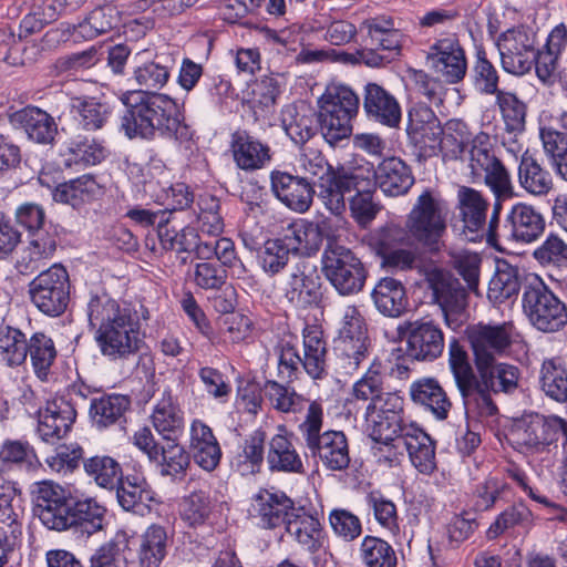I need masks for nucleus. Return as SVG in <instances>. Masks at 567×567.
Instances as JSON below:
<instances>
[{
    "label": "nucleus",
    "instance_id": "14",
    "mask_svg": "<svg viewBox=\"0 0 567 567\" xmlns=\"http://www.w3.org/2000/svg\"><path fill=\"white\" fill-rule=\"evenodd\" d=\"M284 297L296 309L318 307L323 292L317 267L305 260L297 262L286 281Z\"/></svg>",
    "mask_w": 567,
    "mask_h": 567
},
{
    "label": "nucleus",
    "instance_id": "64",
    "mask_svg": "<svg viewBox=\"0 0 567 567\" xmlns=\"http://www.w3.org/2000/svg\"><path fill=\"white\" fill-rule=\"evenodd\" d=\"M213 504L207 493L194 492L183 499L181 516L190 527L204 525L209 518Z\"/></svg>",
    "mask_w": 567,
    "mask_h": 567
},
{
    "label": "nucleus",
    "instance_id": "35",
    "mask_svg": "<svg viewBox=\"0 0 567 567\" xmlns=\"http://www.w3.org/2000/svg\"><path fill=\"white\" fill-rule=\"evenodd\" d=\"M303 338V370L313 380H323L330 374L331 365L327 361V342L322 331L315 327H306Z\"/></svg>",
    "mask_w": 567,
    "mask_h": 567
},
{
    "label": "nucleus",
    "instance_id": "42",
    "mask_svg": "<svg viewBox=\"0 0 567 567\" xmlns=\"http://www.w3.org/2000/svg\"><path fill=\"white\" fill-rule=\"evenodd\" d=\"M174 429L175 427H162V431H159V434L167 441L166 444L161 447V474L169 476L173 480H182L185 477L187 468L190 465V457L184 447L176 443L175 439L171 436L174 433Z\"/></svg>",
    "mask_w": 567,
    "mask_h": 567
},
{
    "label": "nucleus",
    "instance_id": "25",
    "mask_svg": "<svg viewBox=\"0 0 567 567\" xmlns=\"http://www.w3.org/2000/svg\"><path fill=\"white\" fill-rule=\"evenodd\" d=\"M460 216L463 221V233L471 234L468 239L476 241L484 237L489 203L483 194L468 186H460L457 189Z\"/></svg>",
    "mask_w": 567,
    "mask_h": 567
},
{
    "label": "nucleus",
    "instance_id": "62",
    "mask_svg": "<svg viewBox=\"0 0 567 567\" xmlns=\"http://www.w3.org/2000/svg\"><path fill=\"white\" fill-rule=\"evenodd\" d=\"M533 514L524 504H515L502 512L486 530V538L494 540L506 530L516 526L527 527L532 524Z\"/></svg>",
    "mask_w": 567,
    "mask_h": 567
},
{
    "label": "nucleus",
    "instance_id": "63",
    "mask_svg": "<svg viewBox=\"0 0 567 567\" xmlns=\"http://www.w3.org/2000/svg\"><path fill=\"white\" fill-rule=\"evenodd\" d=\"M534 259L543 267L567 266V243L557 234L550 233L533 251Z\"/></svg>",
    "mask_w": 567,
    "mask_h": 567
},
{
    "label": "nucleus",
    "instance_id": "44",
    "mask_svg": "<svg viewBox=\"0 0 567 567\" xmlns=\"http://www.w3.org/2000/svg\"><path fill=\"white\" fill-rule=\"evenodd\" d=\"M116 496L123 509L134 513H143L147 502L153 499L152 491L143 477L126 475L118 478Z\"/></svg>",
    "mask_w": 567,
    "mask_h": 567
},
{
    "label": "nucleus",
    "instance_id": "60",
    "mask_svg": "<svg viewBox=\"0 0 567 567\" xmlns=\"http://www.w3.org/2000/svg\"><path fill=\"white\" fill-rule=\"evenodd\" d=\"M542 389L547 396L557 401H567V370L555 360L544 361L540 370Z\"/></svg>",
    "mask_w": 567,
    "mask_h": 567
},
{
    "label": "nucleus",
    "instance_id": "61",
    "mask_svg": "<svg viewBox=\"0 0 567 567\" xmlns=\"http://www.w3.org/2000/svg\"><path fill=\"white\" fill-rule=\"evenodd\" d=\"M30 255L34 259H47L54 255L60 239L59 225L49 220L28 234Z\"/></svg>",
    "mask_w": 567,
    "mask_h": 567
},
{
    "label": "nucleus",
    "instance_id": "20",
    "mask_svg": "<svg viewBox=\"0 0 567 567\" xmlns=\"http://www.w3.org/2000/svg\"><path fill=\"white\" fill-rule=\"evenodd\" d=\"M59 156L64 168L80 171L101 164L107 156V148L104 141L76 132L62 143Z\"/></svg>",
    "mask_w": 567,
    "mask_h": 567
},
{
    "label": "nucleus",
    "instance_id": "6",
    "mask_svg": "<svg viewBox=\"0 0 567 567\" xmlns=\"http://www.w3.org/2000/svg\"><path fill=\"white\" fill-rule=\"evenodd\" d=\"M365 243L380 258L382 268L409 271L416 267L419 254L404 225L385 223L370 231L365 236Z\"/></svg>",
    "mask_w": 567,
    "mask_h": 567
},
{
    "label": "nucleus",
    "instance_id": "33",
    "mask_svg": "<svg viewBox=\"0 0 567 567\" xmlns=\"http://www.w3.org/2000/svg\"><path fill=\"white\" fill-rule=\"evenodd\" d=\"M122 23V12L113 4L99 6L83 21L71 24L68 30L74 39L93 40Z\"/></svg>",
    "mask_w": 567,
    "mask_h": 567
},
{
    "label": "nucleus",
    "instance_id": "40",
    "mask_svg": "<svg viewBox=\"0 0 567 567\" xmlns=\"http://www.w3.org/2000/svg\"><path fill=\"white\" fill-rule=\"evenodd\" d=\"M28 357L35 377L45 382L58 358V349L51 336L37 331L28 339Z\"/></svg>",
    "mask_w": 567,
    "mask_h": 567
},
{
    "label": "nucleus",
    "instance_id": "2",
    "mask_svg": "<svg viewBox=\"0 0 567 567\" xmlns=\"http://www.w3.org/2000/svg\"><path fill=\"white\" fill-rule=\"evenodd\" d=\"M86 313L89 327L104 357L125 360L140 351L141 320L150 318L144 305L116 300L106 291L91 292Z\"/></svg>",
    "mask_w": 567,
    "mask_h": 567
},
{
    "label": "nucleus",
    "instance_id": "52",
    "mask_svg": "<svg viewBox=\"0 0 567 567\" xmlns=\"http://www.w3.org/2000/svg\"><path fill=\"white\" fill-rule=\"evenodd\" d=\"M473 173L483 171L485 173V184L491 188L495 196H512L513 185L511 174L503 162L494 155L471 167Z\"/></svg>",
    "mask_w": 567,
    "mask_h": 567
},
{
    "label": "nucleus",
    "instance_id": "50",
    "mask_svg": "<svg viewBox=\"0 0 567 567\" xmlns=\"http://www.w3.org/2000/svg\"><path fill=\"white\" fill-rule=\"evenodd\" d=\"M28 339L18 328L0 326V360L8 367H19L28 358Z\"/></svg>",
    "mask_w": 567,
    "mask_h": 567
},
{
    "label": "nucleus",
    "instance_id": "27",
    "mask_svg": "<svg viewBox=\"0 0 567 567\" xmlns=\"http://www.w3.org/2000/svg\"><path fill=\"white\" fill-rule=\"evenodd\" d=\"M371 174L375 188L379 187L390 197L408 194L415 182L411 167L394 156L384 158Z\"/></svg>",
    "mask_w": 567,
    "mask_h": 567
},
{
    "label": "nucleus",
    "instance_id": "3",
    "mask_svg": "<svg viewBox=\"0 0 567 567\" xmlns=\"http://www.w3.org/2000/svg\"><path fill=\"white\" fill-rule=\"evenodd\" d=\"M419 274L423 277L432 303L442 310L446 324L457 328L465 317L468 290L450 270L433 262L422 265Z\"/></svg>",
    "mask_w": 567,
    "mask_h": 567
},
{
    "label": "nucleus",
    "instance_id": "18",
    "mask_svg": "<svg viewBox=\"0 0 567 567\" xmlns=\"http://www.w3.org/2000/svg\"><path fill=\"white\" fill-rule=\"evenodd\" d=\"M32 497L34 513L41 523L49 529L59 530L72 494L53 481H42L33 484Z\"/></svg>",
    "mask_w": 567,
    "mask_h": 567
},
{
    "label": "nucleus",
    "instance_id": "28",
    "mask_svg": "<svg viewBox=\"0 0 567 567\" xmlns=\"http://www.w3.org/2000/svg\"><path fill=\"white\" fill-rule=\"evenodd\" d=\"M369 437L374 443L372 449L381 451V446H386L400 453L406 450L409 454L434 443L422 427H371Z\"/></svg>",
    "mask_w": 567,
    "mask_h": 567
},
{
    "label": "nucleus",
    "instance_id": "53",
    "mask_svg": "<svg viewBox=\"0 0 567 567\" xmlns=\"http://www.w3.org/2000/svg\"><path fill=\"white\" fill-rule=\"evenodd\" d=\"M292 252L277 235L265 241L264 249L257 255L261 270L269 277L281 274L288 266Z\"/></svg>",
    "mask_w": 567,
    "mask_h": 567
},
{
    "label": "nucleus",
    "instance_id": "9",
    "mask_svg": "<svg viewBox=\"0 0 567 567\" xmlns=\"http://www.w3.org/2000/svg\"><path fill=\"white\" fill-rule=\"evenodd\" d=\"M404 226L414 247L419 245L430 254H439L444 246L442 236L446 224L431 190L426 189L417 197Z\"/></svg>",
    "mask_w": 567,
    "mask_h": 567
},
{
    "label": "nucleus",
    "instance_id": "11",
    "mask_svg": "<svg viewBox=\"0 0 567 567\" xmlns=\"http://www.w3.org/2000/svg\"><path fill=\"white\" fill-rule=\"evenodd\" d=\"M398 333L406 343V357L412 360L432 362L443 353V330L440 323L430 317L404 321L399 324Z\"/></svg>",
    "mask_w": 567,
    "mask_h": 567
},
{
    "label": "nucleus",
    "instance_id": "19",
    "mask_svg": "<svg viewBox=\"0 0 567 567\" xmlns=\"http://www.w3.org/2000/svg\"><path fill=\"white\" fill-rule=\"evenodd\" d=\"M106 507L95 497L72 495L58 532L72 529L91 536L103 529Z\"/></svg>",
    "mask_w": 567,
    "mask_h": 567
},
{
    "label": "nucleus",
    "instance_id": "55",
    "mask_svg": "<svg viewBox=\"0 0 567 567\" xmlns=\"http://www.w3.org/2000/svg\"><path fill=\"white\" fill-rule=\"evenodd\" d=\"M471 132L467 124L462 120H450L442 136L440 152L449 159H462L470 146Z\"/></svg>",
    "mask_w": 567,
    "mask_h": 567
},
{
    "label": "nucleus",
    "instance_id": "4",
    "mask_svg": "<svg viewBox=\"0 0 567 567\" xmlns=\"http://www.w3.org/2000/svg\"><path fill=\"white\" fill-rule=\"evenodd\" d=\"M321 271L338 295L350 297L365 286L369 270L362 259L349 247L329 241L321 256Z\"/></svg>",
    "mask_w": 567,
    "mask_h": 567
},
{
    "label": "nucleus",
    "instance_id": "48",
    "mask_svg": "<svg viewBox=\"0 0 567 567\" xmlns=\"http://www.w3.org/2000/svg\"><path fill=\"white\" fill-rule=\"evenodd\" d=\"M167 534L159 525L150 526L141 536L138 560L141 567H158L166 555Z\"/></svg>",
    "mask_w": 567,
    "mask_h": 567
},
{
    "label": "nucleus",
    "instance_id": "21",
    "mask_svg": "<svg viewBox=\"0 0 567 567\" xmlns=\"http://www.w3.org/2000/svg\"><path fill=\"white\" fill-rule=\"evenodd\" d=\"M321 427H307L308 447L320 457L330 471H342L350 463L348 443L341 431L328 430L320 433Z\"/></svg>",
    "mask_w": 567,
    "mask_h": 567
},
{
    "label": "nucleus",
    "instance_id": "46",
    "mask_svg": "<svg viewBox=\"0 0 567 567\" xmlns=\"http://www.w3.org/2000/svg\"><path fill=\"white\" fill-rule=\"evenodd\" d=\"M374 192L375 183L370 169L353 190L354 194L349 197L351 216L360 226L370 224L379 213V206L373 202Z\"/></svg>",
    "mask_w": 567,
    "mask_h": 567
},
{
    "label": "nucleus",
    "instance_id": "36",
    "mask_svg": "<svg viewBox=\"0 0 567 567\" xmlns=\"http://www.w3.org/2000/svg\"><path fill=\"white\" fill-rule=\"evenodd\" d=\"M371 297L379 312L386 317L398 318L406 311V290L399 279L381 278L374 286Z\"/></svg>",
    "mask_w": 567,
    "mask_h": 567
},
{
    "label": "nucleus",
    "instance_id": "37",
    "mask_svg": "<svg viewBox=\"0 0 567 567\" xmlns=\"http://www.w3.org/2000/svg\"><path fill=\"white\" fill-rule=\"evenodd\" d=\"M281 124L286 134L296 145H303L316 135L319 117L310 109H298L296 105L289 104L281 111Z\"/></svg>",
    "mask_w": 567,
    "mask_h": 567
},
{
    "label": "nucleus",
    "instance_id": "8",
    "mask_svg": "<svg viewBox=\"0 0 567 567\" xmlns=\"http://www.w3.org/2000/svg\"><path fill=\"white\" fill-rule=\"evenodd\" d=\"M71 280L68 269L60 262L39 272L28 285L31 303L44 316H62L71 300Z\"/></svg>",
    "mask_w": 567,
    "mask_h": 567
},
{
    "label": "nucleus",
    "instance_id": "58",
    "mask_svg": "<svg viewBox=\"0 0 567 567\" xmlns=\"http://www.w3.org/2000/svg\"><path fill=\"white\" fill-rule=\"evenodd\" d=\"M360 557L365 567H396L398 558L392 546L375 536H365L360 545Z\"/></svg>",
    "mask_w": 567,
    "mask_h": 567
},
{
    "label": "nucleus",
    "instance_id": "23",
    "mask_svg": "<svg viewBox=\"0 0 567 567\" xmlns=\"http://www.w3.org/2000/svg\"><path fill=\"white\" fill-rule=\"evenodd\" d=\"M545 226V219L538 210L530 205L517 203L512 206L502 225L503 238L529 244L539 238Z\"/></svg>",
    "mask_w": 567,
    "mask_h": 567
},
{
    "label": "nucleus",
    "instance_id": "56",
    "mask_svg": "<svg viewBox=\"0 0 567 567\" xmlns=\"http://www.w3.org/2000/svg\"><path fill=\"white\" fill-rule=\"evenodd\" d=\"M496 104L505 123V130L515 135L523 133L526 125V104L515 93L507 91L496 95Z\"/></svg>",
    "mask_w": 567,
    "mask_h": 567
},
{
    "label": "nucleus",
    "instance_id": "1",
    "mask_svg": "<svg viewBox=\"0 0 567 567\" xmlns=\"http://www.w3.org/2000/svg\"><path fill=\"white\" fill-rule=\"evenodd\" d=\"M169 59L156 55L134 66L133 79L140 89L121 95L125 106L121 130L130 140L154 141L162 137L189 148L196 131L186 122L185 112L175 99L156 92L169 80Z\"/></svg>",
    "mask_w": 567,
    "mask_h": 567
},
{
    "label": "nucleus",
    "instance_id": "13",
    "mask_svg": "<svg viewBox=\"0 0 567 567\" xmlns=\"http://www.w3.org/2000/svg\"><path fill=\"white\" fill-rule=\"evenodd\" d=\"M369 171L338 165L322 182H315L316 194L324 208L334 216H342L347 210V195L355 190Z\"/></svg>",
    "mask_w": 567,
    "mask_h": 567
},
{
    "label": "nucleus",
    "instance_id": "54",
    "mask_svg": "<svg viewBox=\"0 0 567 567\" xmlns=\"http://www.w3.org/2000/svg\"><path fill=\"white\" fill-rule=\"evenodd\" d=\"M235 87L231 81L224 75L206 73L199 84V101L212 107H221L228 99H233Z\"/></svg>",
    "mask_w": 567,
    "mask_h": 567
},
{
    "label": "nucleus",
    "instance_id": "24",
    "mask_svg": "<svg viewBox=\"0 0 567 567\" xmlns=\"http://www.w3.org/2000/svg\"><path fill=\"white\" fill-rule=\"evenodd\" d=\"M363 111L370 121L388 127H398L402 117L396 97L382 85L373 82L364 86Z\"/></svg>",
    "mask_w": 567,
    "mask_h": 567
},
{
    "label": "nucleus",
    "instance_id": "34",
    "mask_svg": "<svg viewBox=\"0 0 567 567\" xmlns=\"http://www.w3.org/2000/svg\"><path fill=\"white\" fill-rule=\"evenodd\" d=\"M286 533L303 550L315 554L323 548L326 535L318 518L305 512L302 507L288 520Z\"/></svg>",
    "mask_w": 567,
    "mask_h": 567
},
{
    "label": "nucleus",
    "instance_id": "43",
    "mask_svg": "<svg viewBox=\"0 0 567 567\" xmlns=\"http://www.w3.org/2000/svg\"><path fill=\"white\" fill-rule=\"evenodd\" d=\"M190 450L195 463L204 471H214L221 456L217 439L212 427H190Z\"/></svg>",
    "mask_w": 567,
    "mask_h": 567
},
{
    "label": "nucleus",
    "instance_id": "59",
    "mask_svg": "<svg viewBox=\"0 0 567 567\" xmlns=\"http://www.w3.org/2000/svg\"><path fill=\"white\" fill-rule=\"evenodd\" d=\"M449 350L450 365L457 388L463 396H467L468 391L474 388L476 381L467 353L456 339L451 340Z\"/></svg>",
    "mask_w": 567,
    "mask_h": 567
},
{
    "label": "nucleus",
    "instance_id": "10",
    "mask_svg": "<svg viewBox=\"0 0 567 567\" xmlns=\"http://www.w3.org/2000/svg\"><path fill=\"white\" fill-rule=\"evenodd\" d=\"M523 309L539 331L556 332L567 324V306L539 278L525 285Z\"/></svg>",
    "mask_w": 567,
    "mask_h": 567
},
{
    "label": "nucleus",
    "instance_id": "41",
    "mask_svg": "<svg viewBox=\"0 0 567 567\" xmlns=\"http://www.w3.org/2000/svg\"><path fill=\"white\" fill-rule=\"evenodd\" d=\"M519 269L506 260H498L496 270L488 284L487 298L493 303H503L516 297L520 290Z\"/></svg>",
    "mask_w": 567,
    "mask_h": 567
},
{
    "label": "nucleus",
    "instance_id": "30",
    "mask_svg": "<svg viewBox=\"0 0 567 567\" xmlns=\"http://www.w3.org/2000/svg\"><path fill=\"white\" fill-rule=\"evenodd\" d=\"M68 110L74 114L78 127L86 133L102 130L113 113L109 102L89 95H68Z\"/></svg>",
    "mask_w": 567,
    "mask_h": 567
},
{
    "label": "nucleus",
    "instance_id": "16",
    "mask_svg": "<svg viewBox=\"0 0 567 567\" xmlns=\"http://www.w3.org/2000/svg\"><path fill=\"white\" fill-rule=\"evenodd\" d=\"M427 61L446 83L457 84L467 73L465 50L456 34L437 39L429 49Z\"/></svg>",
    "mask_w": 567,
    "mask_h": 567
},
{
    "label": "nucleus",
    "instance_id": "12",
    "mask_svg": "<svg viewBox=\"0 0 567 567\" xmlns=\"http://www.w3.org/2000/svg\"><path fill=\"white\" fill-rule=\"evenodd\" d=\"M502 69L512 75L522 76L532 71L537 38L524 25L514 27L502 32L496 41Z\"/></svg>",
    "mask_w": 567,
    "mask_h": 567
},
{
    "label": "nucleus",
    "instance_id": "57",
    "mask_svg": "<svg viewBox=\"0 0 567 567\" xmlns=\"http://www.w3.org/2000/svg\"><path fill=\"white\" fill-rule=\"evenodd\" d=\"M337 343L355 346L369 350L370 339L364 318L357 307H349L342 319Z\"/></svg>",
    "mask_w": 567,
    "mask_h": 567
},
{
    "label": "nucleus",
    "instance_id": "38",
    "mask_svg": "<svg viewBox=\"0 0 567 567\" xmlns=\"http://www.w3.org/2000/svg\"><path fill=\"white\" fill-rule=\"evenodd\" d=\"M413 402L427 408L439 421L447 417L452 403L446 392L434 378H423L414 381L410 388Z\"/></svg>",
    "mask_w": 567,
    "mask_h": 567
},
{
    "label": "nucleus",
    "instance_id": "32",
    "mask_svg": "<svg viewBox=\"0 0 567 567\" xmlns=\"http://www.w3.org/2000/svg\"><path fill=\"white\" fill-rule=\"evenodd\" d=\"M362 29L367 30L368 41L372 47L393 60L401 55L403 34L395 28L392 17L382 14L369 18L362 22Z\"/></svg>",
    "mask_w": 567,
    "mask_h": 567
},
{
    "label": "nucleus",
    "instance_id": "22",
    "mask_svg": "<svg viewBox=\"0 0 567 567\" xmlns=\"http://www.w3.org/2000/svg\"><path fill=\"white\" fill-rule=\"evenodd\" d=\"M229 151L236 166L244 172H256L266 167L274 152L267 142L247 130H236L230 135Z\"/></svg>",
    "mask_w": 567,
    "mask_h": 567
},
{
    "label": "nucleus",
    "instance_id": "31",
    "mask_svg": "<svg viewBox=\"0 0 567 567\" xmlns=\"http://www.w3.org/2000/svg\"><path fill=\"white\" fill-rule=\"evenodd\" d=\"M101 194L102 187L96 177L87 173L55 185L52 190V198L56 203L80 209L95 200Z\"/></svg>",
    "mask_w": 567,
    "mask_h": 567
},
{
    "label": "nucleus",
    "instance_id": "29",
    "mask_svg": "<svg viewBox=\"0 0 567 567\" xmlns=\"http://www.w3.org/2000/svg\"><path fill=\"white\" fill-rule=\"evenodd\" d=\"M256 512L264 528L286 527L299 507L284 492L260 491L256 496Z\"/></svg>",
    "mask_w": 567,
    "mask_h": 567
},
{
    "label": "nucleus",
    "instance_id": "26",
    "mask_svg": "<svg viewBox=\"0 0 567 567\" xmlns=\"http://www.w3.org/2000/svg\"><path fill=\"white\" fill-rule=\"evenodd\" d=\"M292 256L312 257L321 248L323 241L322 230L319 224L299 218L282 227L278 234Z\"/></svg>",
    "mask_w": 567,
    "mask_h": 567
},
{
    "label": "nucleus",
    "instance_id": "47",
    "mask_svg": "<svg viewBox=\"0 0 567 567\" xmlns=\"http://www.w3.org/2000/svg\"><path fill=\"white\" fill-rule=\"evenodd\" d=\"M477 371L483 385L494 393H513L518 386L519 370L515 365L496 363L495 360Z\"/></svg>",
    "mask_w": 567,
    "mask_h": 567
},
{
    "label": "nucleus",
    "instance_id": "5",
    "mask_svg": "<svg viewBox=\"0 0 567 567\" xmlns=\"http://www.w3.org/2000/svg\"><path fill=\"white\" fill-rule=\"evenodd\" d=\"M45 107L29 104L10 114V122L21 128L29 141L42 146H53L59 135V122L68 111V94H53L48 99Z\"/></svg>",
    "mask_w": 567,
    "mask_h": 567
},
{
    "label": "nucleus",
    "instance_id": "39",
    "mask_svg": "<svg viewBox=\"0 0 567 567\" xmlns=\"http://www.w3.org/2000/svg\"><path fill=\"white\" fill-rule=\"evenodd\" d=\"M518 182L523 189L534 196H545L554 186L550 172L528 150L520 156Z\"/></svg>",
    "mask_w": 567,
    "mask_h": 567
},
{
    "label": "nucleus",
    "instance_id": "15",
    "mask_svg": "<svg viewBox=\"0 0 567 567\" xmlns=\"http://www.w3.org/2000/svg\"><path fill=\"white\" fill-rule=\"evenodd\" d=\"M467 339L477 370L486 368L512 344L511 330L506 324L478 323L467 329Z\"/></svg>",
    "mask_w": 567,
    "mask_h": 567
},
{
    "label": "nucleus",
    "instance_id": "51",
    "mask_svg": "<svg viewBox=\"0 0 567 567\" xmlns=\"http://www.w3.org/2000/svg\"><path fill=\"white\" fill-rule=\"evenodd\" d=\"M268 464L271 471L301 473L302 461L295 446L285 435H276L270 442Z\"/></svg>",
    "mask_w": 567,
    "mask_h": 567
},
{
    "label": "nucleus",
    "instance_id": "49",
    "mask_svg": "<svg viewBox=\"0 0 567 567\" xmlns=\"http://www.w3.org/2000/svg\"><path fill=\"white\" fill-rule=\"evenodd\" d=\"M280 402H282V408L277 409L280 412L293 414L306 412L305 420L300 425H322L324 410L321 401H310L285 385Z\"/></svg>",
    "mask_w": 567,
    "mask_h": 567
},
{
    "label": "nucleus",
    "instance_id": "7",
    "mask_svg": "<svg viewBox=\"0 0 567 567\" xmlns=\"http://www.w3.org/2000/svg\"><path fill=\"white\" fill-rule=\"evenodd\" d=\"M319 126L324 140L332 146L352 134V118L357 115L360 100L353 90L339 85L328 91L319 101Z\"/></svg>",
    "mask_w": 567,
    "mask_h": 567
},
{
    "label": "nucleus",
    "instance_id": "17",
    "mask_svg": "<svg viewBox=\"0 0 567 567\" xmlns=\"http://www.w3.org/2000/svg\"><path fill=\"white\" fill-rule=\"evenodd\" d=\"M269 179L271 192L289 209L300 214L310 209L316 195L315 182L281 169L271 171Z\"/></svg>",
    "mask_w": 567,
    "mask_h": 567
},
{
    "label": "nucleus",
    "instance_id": "45",
    "mask_svg": "<svg viewBox=\"0 0 567 567\" xmlns=\"http://www.w3.org/2000/svg\"><path fill=\"white\" fill-rule=\"evenodd\" d=\"M470 80L480 94L496 96L503 92L499 90V73L482 45L476 47L475 59L470 70Z\"/></svg>",
    "mask_w": 567,
    "mask_h": 567
}]
</instances>
